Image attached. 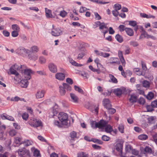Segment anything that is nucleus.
Segmentation results:
<instances>
[{
    "mask_svg": "<svg viewBox=\"0 0 157 157\" xmlns=\"http://www.w3.org/2000/svg\"><path fill=\"white\" fill-rule=\"evenodd\" d=\"M105 131L108 133H110L112 131V128L110 125H106L105 126Z\"/></svg>",
    "mask_w": 157,
    "mask_h": 157,
    "instance_id": "31",
    "label": "nucleus"
},
{
    "mask_svg": "<svg viewBox=\"0 0 157 157\" xmlns=\"http://www.w3.org/2000/svg\"><path fill=\"white\" fill-rule=\"evenodd\" d=\"M101 139L102 140L105 141H108L110 140V138L109 137L107 136L106 135H103Z\"/></svg>",
    "mask_w": 157,
    "mask_h": 157,
    "instance_id": "59",
    "label": "nucleus"
},
{
    "mask_svg": "<svg viewBox=\"0 0 157 157\" xmlns=\"http://www.w3.org/2000/svg\"><path fill=\"white\" fill-rule=\"evenodd\" d=\"M27 54L29 59L33 61H35L37 59L38 56L37 54L34 53L29 50H27Z\"/></svg>",
    "mask_w": 157,
    "mask_h": 157,
    "instance_id": "8",
    "label": "nucleus"
},
{
    "mask_svg": "<svg viewBox=\"0 0 157 157\" xmlns=\"http://www.w3.org/2000/svg\"><path fill=\"white\" fill-rule=\"evenodd\" d=\"M3 117H4L6 119H8L10 121H13L14 120L12 116H10L8 115L7 116H5V115H3Z\"/></svg>",
    "mask_w": 157,
    "mask_h": 157,
    "instance_id": "60",
    "label": "nucleus"
},
{
    "mask_svg": "<svg viewBox=\"0 0 157 157\" xmlns=\"http://www.w3.org/2000/svg\"><path fill=\"white\" fill-rule=\"evenodd\" d=\"M40 155V151L37 149H35L33 152V155L36 157H38Z\"/></svg>",
    "mask_w": 157,
    "mask_h": 157,
    "instance_id": "64",
    "label": "nucleus"
},
{
    "mask_svg": "<svg viewBox=\"0 0 157 157\" xmlns=\"http://www.w3.org/2000/svg\"><path fill=\"white\" fill-rule=\"evenodd\" d=\"M141 67L143 71H142L144 72L146 74V72L147 71V68L146 66V64L143 61H141Z\"/></svg>",
    "mask_w": 157,
    "mask_h": 157,
    "instance_id": "27",
    "label": "nucleus"
},
{
    "mask_svg": "<svg viewBox=\"0 0 157 157\" xmlns=\"http://www.w3.org/2000/svg\"><path fill=\"white\" fill-rule=\"evenodd\" d=\"M146 109L148 112H151L154 110L153 108L154 107L152 106V105H147L146 106Z\"/></svg>",
    "mask_w": 157,
    "mask_h": 157,
    "instance_id": "57",
    "label": "nucleus"
},
{
    "mask_svg": "<svg viewBox=\"0 0 157 157\" xmlns=\"http://www.w3.org/2000/svg\"><path fill=\"white\" fill-rule=\"evenodd\" d=\"M133 71L135 74L138 75H142L147 78H149V77L147 76V75L144 72L141 71L139 68H134L133 69Z\"/></svg>",
    "mask_w": 157,
    "mask_h": 157,
    "instance_id": "10",
    "label": "nucleus"
},
{
    "mask_svg": "<svg viewBox=\"0 0 157 157\" xmlns=\"http://www.w3.org/2000/svg\"><path fill=\"white\" fill-rule=\"evenodd\" d=\"M128 25L133 27L136 26L137 25V22L135 21H128Z\"/></svg>",
    "mask_w": 157,
    "mask_h": 157,
    "instance_id": "36",
    "label": "nucleus"
},
{
    "mask_svg": "<svg viewBox=\"0 0 157 157\" xmlns=\"http://www.w3.org/2000/svg\"><path fill=\"white\" fill-rule=\"evenodd\" d=\"M125 32L127 34L130 36H132L134 35L133 30L131 28L126 27Z\"/></svg>",
    "mask_w": 157,
    "mask_h": 157,
    "instance_id": "19",
    "label": "nucleus"
},
{
    "mask_svg": "<svg viewBox=\"0 0 157 157\" xmlns=\"http://www.w3.org/2000/svg\"><path fill=\"white\" fill-rule=\"evenodd\" d=\"M19 84L21 87L26 88L29 84V82L27 79H22Z\"/></svg>",
    "mask_w": 157,
    "mask_h": 157,
    "instance_id": "14",
    "label": "nucleus"
},
{
    "mask_svg": "<svg viewBox=\"0 0 157 157\" xmlns=\"http://www.w3.org/2000/svg\"><path fill=\"white\" fill-rule=\"evenodd\" d=\"M56 78H64L65 77V75L64 73H57L55 75Z\"/></svg>",
    "mask_w": 157,
    "mask_h": 157,
    "instance_id": "24",
    "label": "nucleus"
},
{
    "mask_svg": "<svg viewBox=\"0 0 157 157\" xmlns=\"http://www.w3.org/2000/svg\"><path fill=\"white\" fill-rule=\"evenodd\" d=\"M89 68L93 72H97L98 74L99 73V70L94 68L92 66H89Z\"/></svg>",
    "mask_w": 157,
    "mask_h": 157,
    "instance_id": "54",
    "label": "nucleus"
},
{
    "mask_svg": "<svg viewBox=\"0 0 157 157\" xmlns=\"http://www.w3.org/2000/svg\"><path fill=\"white\" fill-rule=\"evenodd\" d=\"M45 11L46 17L48 18H52V14L51 10L48 9L47 8H45Z\"/></svg>",
    "mask_w": 157,
    "mask_h": 157,
    "instance_id": "23",
    "label": "nucleus"
},
{
    "mask_svg": "<svg viewBox=\"0 0 157 157\" xmlns=\"http://www.w3.org/2000/svg\"><path fill=\"white\" fill-rule=\"evenodd\" d=\"M50 71L52 72L56 73L57 71L56 66L53 63H50L48 66Z\"/></svg>",
    "mask_w": 157,
    "mask_h": 157,
    "instance_id": "12",
    "label": "nucleus"
},
{
    "mask_svg": "<svg viewBox=\"0 0 157 157\" xmlns=\"http://www.w3.org/2000/svg\"><path fill=\"white\" fill-rule=\"evenodd\" d=\"M141 150V152L144 154L147 153H151L152 151L151 148L148 146L146 147L145 148H142Z\"/></svg>",
    "mask_w": 157,
    "mask_h": 157,
    "instance_id": "15",
    "label": "nucleus"
},
{
    "mask_svg": "<svg viewBox=\"0 0 157 157\" xmlns=\"http://www.w3.org/2000/svg\"><path fill=\"white\" fill-rule=\"evenodd\" d=\"M107 122L102 120H101L98 123H96L95 121H90V125L93 128H101L105 127Z\"/></svg>",
    "mask_w": 157,
    "mask_h": 157,
    "instance_id": "1",
    "label": "nucleus"
},
{
    "mask_svg": "<svg viewBox=\"0 0 157 157\" xmlns=\"http://www.w3.org/2000/svg\"><path fill=\"white\" fill-rule=\"evenodd\" d=\"M22 117L23 119L26 121L28 118L29 115L27 113H24L22 114Z\"/></svg>",
    "mask_w": 157,
    "mask_h": 157,
    "instance_id": "58",
    "label": "nucleus"
},
{
    "mask_svg": "<svg viewBox=\"0 0 157 157\" xmlns=\"http://www.w3.org/2000/svg\"><path fill=\"white\" fill-rule=\"evenodd\" d=\"M63 86L65 88H66L67 90L70 91L71 90V86L66 83H63Z\"/></svg>",
    "mask_w": 157,
    "mask_h": 157,
    "instance_id": "49",
    "label": "nucleus"
},
{
    "mask_svg": "<svg viewBox=\"0 0 157 157\" xmlns=\"http://www.w3.org/2000/svg\"><path fill=\"white\" fill-rule=\"evenodd\" d=\"M26 152L27 150L25 148H21L17 151V152L19 155L21 157H23L26 153Z\"/></svg>",
    "mask_w": 157,
    "mask_h": 157,
    "instance_id": "16",
    "label": "nucleus"
},
{
    "mask_svg": "<svg viewBox=\"0 0 157 157\" xmlns=\"http://www.w3.org/2000/svg\"><path fill=\"white\" fill-rule=\"evenodd\" d=\"M94 62L97 64L98 68L101 67L102 65L100 63V60L98 58H96L94 60Z\"/></svg>",
    "mask_w": 157,
    "mask_h": 157,
    "instance_id": "44",
    "label": "nucleus"
},
{
    "mask_svg": "<svg viewBox=\"0 0 157 157\" xmlns=\"http://www.w3.org/2000/svg\"><path fill=\"white\" fill-rule=\"evenodd\" d=\"M90 1L96 3L100 4H105L109 3V2H105L100 0H89Z\"/></svg>",
    "mask_w": 157,
    "mask_h": 157,
    "instance_id": "21",
    "label": "nucleus"
},
{
    "mask_svg": "<svg viewBox=\"0 0 157 157\" xmlns=\"http://www.w3.org/2000/svg\"><path fill=\"white\" fill-rule=\"evenodd\" d=\"M137 100L136 96L133 94L131 95L130 98L129 99V101L131 103H134Z\"/></svg>",
    "mask_w": 157,
    "mask_h": 157,
    "instance_id": "28",
    "label": "nucleus"
},
{
    "mask_svg": "<svg viewBox=\"0 0 157 157\" xmlns=\"http://www.w3.org/2000/svg\"><path fill=\"white\" fill-rule=\"evenodd\" d=\"M91 141L94 143H97L99 144H101L103 143V142L101 140L97 139H92Z\"/></svg>",
    "mask_w": 157,
    "mask_h": 157,
    "instance_id": "47",
    "label": "nucleus"
},
{
    "mask_svg": "<svg viewBox=\"0 0 157 157\" xmlns=\"http://www.w3.org/2000/svg\"><path fill=\"white\" fill-rule=\"evenodd\" d=\"M107 24L104 22H102L101 24L99 27V29L101 33L104 34L105 37L106 33L108 31V28L107 26Z\"/></svg>",
    "mask_w": 157,
    "mask_h": 157,
    "instance_id": "9",
    "label": "nucleus"
},
{
    "mask_svg": "<svg viewBox=\"0 0 157 157\" xmlns=\"http://www.w3.org/2000/svg\"><path fill=\"white\" fill-rule=\"evenodd\" d=\"M31 51L33 52H37L39 50V48L37 46L34 45L31 47Z\"/></svg>",
    "mask_w": 157,
    "mask_h": 157,
    "instance_id": "37",
    "label": "nucleus"
},
{
    "mask_svg": "<svg viewBox=\"0 0 157 157\" xmlns=\"http://www.w3.org/2000/svg\"><path fill=\"white\" fill-rule=\"evenodd\" d=\"M29 124L32 126L37 127L42 126L41 122L36 119L33 118L30 119L29 121Z\"/></svg>",
    "mask_w": 157,
    "mask_h": 157,
    "instance_id": "6",
    "label": "nucleus"
},
{
    "mask_svg": "<svg viewBox=\"0 0 157 157\" xmlns=\"http://www.w3.org/2000/svg\"><path fill=\"white\" fill-rule=\"evenodd\" d=\"M74 88L75 90L77 91H78V92L81 93L82 94H84V92L83 91V90L80 87H79L78 86H74Z\"/></svg>",
    "mask_w": 157,
    "mask_h": 157,
    "instance_id": "38",
    "label": "nucleus"
},
{
    "mask_svg": "<svg viewBox=\"0 0 157 157\" xmlns=\"http://www.w3.org/2000/svg\"><path fill=\"white\" fill-rule=\"evenodd\" d=\"M33 143V142L32 140H25L23 144L25 146H28L30 145H32Z\"/></svg>",
    "mask_w": 157,
    "mask_h": 157,
    "instance_id": "33",
    "label": "nucleus"
},
{
    "mask_svg": "<svg viewBox=\"0 0 157 157\" xmlns=\"http://www.w3.org/2000/svg\"><path fill=\"white\" fill-rule=\"evenodd\" d=\"M18 31H13L11 33L12 36L13 37H17L18 35Z\"/></svg>",
    "mask_w": 157,
    "mask_h": 157,
    "instance_id": "56",
    "label": "nucleus"
},
{
    "mask_svg": "<svg viewBox=\"0 0 157 157\" xmlns=\"http://www.w3.org/2000/svg\"><path fill=\"white\" fill-rule=\"evenodd\" d=\"M103 105L105 108L106 109L111 107V105L109 100L108 99H104L102 101Z\"/></svg>",
    "mask_w": 157,
    "mask_h": 157,
    "instance_id": "13",
    "label": "nucleus"
},
{
    "mask_svg": "<svg viewBox=\"0 0 157 157\" xmlns=\"http://www.w3.org/2000/svg\"><path fill=\"white\" fill-rule=\"evenodd\" d=\"M99 108L98 106H94L92 109H90V111L93 113L97 115L98 114Z\"/></svg>",
    "mask_w": 157,
    "mask_h": 157,
    "instance_id": "26",
    "label": "nucleus"
},
{
    "mask_svg": "<svg viewBox=\"0 0 157 157\" xmlns=\"http://www.w3.org/2000/svg\"><path fill=\"white\" fill-rule=\"evenodd\" d=\"M67 13L65 11L63 10L60 12L59 15L63 17H64L67 15Z\"/></svg>",
    "mask_w": 157,
    "mask_h": 157,
    "instance_id": "55",
    "label": "nucleus"
},
{
    "mask_svg": "<svg viewBox=\"0 0 157 157\" xmlns=\"http://www.w3.org/2000/svg\"><path fill=\"white\" fill-rule=\"evenodd\" d=\"M36 73L40 75H46V72L44 70L40 71H36Z\"/></svg>",
    "mask_w": 157,
    "mask_h": 157,
    "instance_id": "61",
    "label": "nucleus"
},
{
    "mask_svg": "<svg viewBox=\"0 0 157 157\" xmlns=\"http://www.w3.org/2000/svg\"><path fill=\"white\" fill-rule=\"evenodd\" d=\"M145 99L143 98H140L138 101V102L141 105H144L145 103Z\"/></svg>",
    "mask_w": 157,
    "mask_h": 157,
    "instance_id": "46",
    "label": "nucleus"
},
{
    "mask_svg": "<svg viewBox=\"0 0 157 157\" xmlns=\"http://www.w3.org/2000/svg\"><path fill=\"white\" fill-rule=\"evenodd\" d=\"M123 141L120 140H119L116 144L115 147L116 150L120 152V155L121 157H126L122 155V148Z\"/></svg>",
    "mask_w": 157,
    "mask_h": 157,
    "instance_id": "5",
    "label": "nucleus"
},
{
    "mask_svg": "<svg viewBox=\"0 0 157 157\" xmlns=\"http://www.w3.org/2000/svg\"><path fill=\"white\" fill-rule=\"evenodd\" d=\"M12 29L14 31H19L20 30V28L18 25L17 24L13 25H12Z\"/></svg>",
    "mask_w": 157,
    "mask_h": 157,
    "instance_id": "40",
    "label": "nucleus"
},
{
    "mask_svg": "<svg viewBox=\"0 0 157 157\" xmlns=\"http://www.w3.org/2000/svg\"><path fill=\"white\" fill-rule=\"evenodd\" d=\"M108 110V113L110 114H113L116 112V109L114 108H111L110 107L109 108L107 109Z\"/></svg>",
    "mask_w": 157,
    "mask_h": 157,
    "instance_id": "43",
    "label": "nucleus"
},
{
    "mask_svg": "<svg viewBox=\"0 0 157 157\" xmlns=\"http://www.w3.org/2000/svg\"><path fill=\"white\" fill-rule=\"evenodd\" d=\"M45 91L44 90H39L36 93V96L37 98H43L44 96Z\"/></svg>",
    "mask_w": 157,
    "mask_h": 157,
    "instance_id": "17",
    "label": "nucleus"
},
{
    "mask_svg": "<svg viewBox=\"0 0 157 157\" xmlns=\"http://www.w3.org/2000/svg\"><path fill=\"white\" fill-rule=\"evenodd\" d=\"M39 62L41 64H43L46 62V60L43 56H41L39 58Z\"/></svg>",
    "mask_w": 157,
    "mask_h": 157,
    "instance_id": "52",
    "label": "nucleus"
},
{
    "mask_svg": "<svg viewBox=\"0 0 157 157\" xmlns=\"http://www.w3.org/2000/svg\"><path fill=\"white\" fill-rule=\"evenodd\" d=\"M21 139L19 137H17L15 138V142L17 144H19L21 143Z\"/></svg>",
    "mask_w": 157,
    "mask_h": 157,
    "instance_id": "45",
    "label": "nucleus"
},
{
    "mask_svg": "<svg viewBox=\"0 0 157 157\" xmlns=\"http://www.w3.org/2000/svg\"><path fill=\"white\" fill-rule=\"evenodd\" d=\"M28 49H26L23 47H20L15 51V52L20 55L23 54L24 53H25L26 54L27 53V50Z\"/></svg>",
    "mask_w": 157,
    "mask_h": 157,
    "instance_id": "11",
    "label": "nucleus"
},
{
    "mask_svg": "<svg viewBox=\"0 0 157 157\" xmlns=\"http://www.w3.org/2000/svg\"><path fill=\"white\" fill-rule=\"evenodd\" d=\"M139 139L141 140H146L148 137L145 134H142L138 136Z\"/></svg>",
    "mask_w": 157,
    "mask_h": 157,
    "instance_id": "35",
    "label": "nucleus"
},
{
    "mask_svg": "<svg viewBox=\"0 0 157 157\" xmlns=\"http://www.w3.org/2000/svg\"><path fill=\"white\" fill-rule=\"evenodd\" d=\"M143 85L145 87H148L150 86V84L148 82L145 80L143 82Z\"/></svg>",
    "mask_w": 157,
    "mask_h": 157,
    "instance_id": "53",
    "label": "nucleus"
},
{
    "mask_svg": "<svg viewBox=\"0 0 157 157\" xmlns=\"http://www.w3.org/2000/svg\"><path fill=\"white\" fill-rule=\"evenodd\" d=\"M69 61L70 63H71L74 66H75L78 67H81L83 66L82 64H79L77 63L74 60L71 58H69Z\"/></svg>",
    "mask_w": 157,
    "mask_h": 157,
    "instance_id": "20",
    "label": "nucleus"
},
{
    "mask_svg": "<svg viewBox=\"0 0 157 157\" xmlns=\"http://www.w3.org/2000/svg\"><path fill=\"white\" fill-rule=\"evenodd\" d=\"M115 38L120 43H122L123 41L122 36L118 34L115 36Z\"/></svg>",
    "mask_w": 157,
    "mask_h": 157,
    "instance_id": "29",
    "label": "nucleus"
},
{
    "mask_svg": "<svg viewBox=\"0 0 157 157\" xmlns=\"http://www.w3.org/2000/svg\"><path fill=\"white\" fill-rule=\"evenodd\" d=\"M129 44L130 45L134 47H137L139 45L137 41L134 40L130 41L129 42Z\"/></svg>",
    "mask_w": 157,
    "mask_h": 157,
    "instance_id": "30",
    "label": "nucleus"
},
{
    "mask_svg": "<svg viewBox=\"0 0 157 157\" xmlns=\"http://www.w3.org/2000/svg\"><path fill=\"white\" fill-rule=\"evenodd\" d=\"M154 96V94L151 92L149 93L147 95V98L148 100L152 99Z\"/></svg>",
    "mask_w": 157,
    "mask_h": 157,
    "instance_id": "42",
    "label": "nucleus"
},
{
    "mask_svg": "<svg viewBox=\"0 0 157 157\" xmlns=\"http://www.w3.org/2000/svg\"><path fill=\"white\" fill-rule=\"evenodd\" d=\"M21 73L25 78H31L32 75L34 74V71L30 69L26 68L21 70Z\"/></svg>",
    "mask_w": 157,
    "mask_h": 157,
    "instance_id": "4",
    "label": "nucleus"
},
{
    "mask_svg": "<svg viewBox=\"0 0 157 157\" xmlns=\"http://www.w3.org/2000/svg\"><path fill=\"white\" fill-rule=\"evenodd\" d=\"M16 133V132L14 130H11L9 132V134L11 136H15Z\"/></svg>",
    "mask_w": 157,
    "mask_h": 157,
    "instance_id": "51",
    "label": "nucleus"
},
{
    "mask_svg": "<svg viewBox=\"0 0 157 157\" xmlns=\"http://www.w3.org/2000/svg\"><path fill=\"white\" fill-rule=\"evenodd\" d=\"M140 15L142 17L144 18H155V17L151 15H148L145 13H141Z\"/></svg>",
    "mask_w": 157,
    "mask_h": 157,
    "instance_id": "32",
    "label": "nucleus"
},
{
    "mask_svg": "<svg viewBox=\"0 0 157 157\" xmlns=\"http://www.w3.org/2000/svg\"><path fill=\"white\" fill-rule=\"evenodd\" d=\"M132 148L131 146L130 145H127L125 147V150L127 152H129L130 151L132 150Z\"/></svg>",
    "mask_w": 157,
    "mask_h": 157,
    "instance_id": "50",
    "label": "nucleus"
},
{
    "mask_svg": "<svg viewBox=\"0 0 157 157\" xmlns=\"http://www.w3.org/2000/svg\"><path fill=\"white\" fill-rule=\"evenodd\" d=\"M22 65L18 66L15 64L12 65L9 69V71L11 74L15 75L17 77L18 76L19 74L17 71L20 70L21 68Z\"/></svg>",
    "mask_w": 157,
    "mask_h": 157,
    "instance_id": "3",
    "label": "nucleus"
},
{
    "mask_svg": "<svg viewBox=\"0 0 157 157\" xmlns=\"http://www.w3.org/2000/svg\"><path fill=\"white\" fill-rule=\"evenodd\" d=\"M59 92L61 95H64L66 93L65 88L63 86H59Z\"/></svg>",
    "mask_w": 157,
    "mask_h": 157,
    "instance_id": "25",
    "label": "nucleus"
},
{
    "mask_svg": "<svg viewBox=\"0 0 157 157\" xmlns=\"http://www.w3.org/2000/svg\"><path fill=\"white\" fill-rule=\"evenodd\" d=\"M118 129L119 131L121 133H123L124 132V126L122 124H119L118 127Z\"/></svg>",
    "mask_w": 157,
    "mask_h": 157,
    "instance_id": "39",
    "label": "nucleus"
},
{
    "mask_svg": "<svg viewBox=\"0 0 157 157\" xmlns=\"http://www.w3.org/2000/svg\"><path fill=\"white\" fill-rule=\"evenodd\" d=\"M126 28L125 26L124 25H120L118 27V29L121 32L124 31V30L125 31Z\"/></svg>",
    "mask_w": 157,
    "mask_h": 157,
    "instance_id": "48",
    "label": "nucleus"
},
{
    "mask_svg": "<svg viewBox=\"0 0 157 157\" xmlns=\"http://www.w3.org/2000/svg\"><path fill=\"white\" fill-rule=\"evenodd\" d=\"M58 117L62 124L65 125H67L68 116L66 113L63 112L59 113L58 114Z\"/></svg>",
    "mask_w": 157,
    "mask_h": 157,
    "instance_id": "2",
    "label": "nucleus"
},
{
    "mask_svg": "<svg viewBox=\"0 0 157 157\" xmlns=\"http://www.w3.org/2000/svg\"><path fill=\"white\" fill-rule=\"evenodd\" d=\"M123 92L122 90L120 88L115 89L113 92V93L117 96L121 95Z\"/></svg>",
    "mask_w": 157,
    "mask_h": 157,
    "instance_id": "18",
    "label": "nucleus"
},
{
    "mask_svg": "<svg viewBox=\"0 0 157 157\" xmlns=\"http://www.w3.org/2000/svg\"><path fill=\"white\" fill-rule=\"evenodd\" d=\"M94 15L95 16V19L97 20H100L101 19V17L97 12H94Z\"/></svg>",
    "mask_w": 157,
    "mask_h": 157,
    "instance_id": "62",
    "label": "nucleus"
},
{
    "mask_svg": "<svg viewBox=\"0 0 157 157\" xmlns=\"http://www.w3.org/2000/svg\"><path fill=\"white\" fill-rule=\"evenodd\" d=\"M118 11L114 10L112 11L113 15L115 17H117L119 15V12Z\"/></svg>",
    "mask_w": 157,
    "mask_h": 157,
    "instance_id": "63",
    "label": "nucleus"
},
{
    "mask_svg": "<svg viewBox=\"0 0 157 157\" xmlns=\"http://www.w3.org/2000/svg\"><path fill=\"white\" fill-rule=\"evenodd\" d=\"M121 8V6L120 4L117 3L115 4L114 5V10H120Z\"/></svg>",
    "mask_w": 157,
    "mask_h": 157,
    "instance_id": "41",
    "label": "nucleus"
},
{
    "mask_svg": "<svg viewBox=\"0 0 157 157\" xmlns=\"http://www.w3.org/2000/svg\"><path fill=\"white\" fill-rule=\"evenodd\" d=\"M52 28L51 32L52 36H58L60 35L62 33V31L60 28H54V25H52Z\"/></svg>",
    "mask_w": 157,
    "mask_h": 157,
    "instance_id": "7",
    "label": "nucleus"
},
{
    "mask_svg": "<svg viewBox=\"0 0 157 157\" xmlns=\"http://www.w3.org/2000/svg\"><path fill=\"white\" fill-rule=\"evenodd\" d=\"M77 157H88V155L85 153L81 151L78 153Z\"/></svg>",
    "mask_w": 157,
    "mask_h": 157,
    "instance_id": "34",
    "label": "nucleus"
},
{
    "mask_svg": "<svg viewBox=\"0 0 157 157\" xmlns=\"http://www.w3.org/2000/svg\"><path fill=\"white\" fill-rule=\"evenodd\" d=\"M72 101L74 102L77 103L78 101V98L77 96L74 94L71 93L70 94Z\"/></svg>",
    "mask_w": 157,
    "mask_h": 157,
    "instance_id": "22",
    "label": "nucleus"
}]
</instances>
